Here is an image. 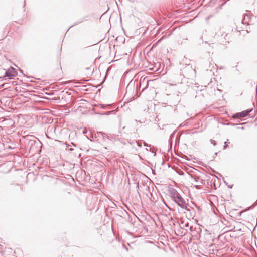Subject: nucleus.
<instances>
[{
  "label": "nucleus",
  "mask_w": 257,
  "mask_h": 257,
  "mask_svg": "<svg viewBox=\"0 0 257 257\" xmlns=\"http://www.w3.org/2000/svg\"><path fill=\"white\" fill-rule=\"evenodd\" d=\"M251 16L248 14H246L244 16V18L242 20V23L244 24L249 25L250 22Z\"/></svg>",
  "instance_id": "20e7f679"
},
{
  "label": "nucleus",
  "mask_w": 257,
  "mask_h": 257,
  "mask_svg": "<svg viewBox=\"0 0 257 257\" xmlns=\"http://www.w3.org/2000/svg\"><path fill=\"white\" fill-rule=\"evenodd\" d=\"M17 75V72L15 69L12 67L9 69L5 72V76L8 77L9 79H12Z\"/></svg>",
  "instance_id": "f03ea898"
},
{
  "label": "nucleus",
  "mask_w": 257,
  "mask_h": 257,
  "mask_svg": "<svg viewBox=\"0 0 257 257\" xmlns=\"http://www.w3.org/2000/svg\"><path fill=\"white\" fill-rule=\"evenodd\" d=\"M251 111V110H244L241 112L237 113L233 116V117L234 118H240L244 117L246 116Z\"/></svg>",
  "instance_id": "7ed1b4c3"
},
{
  "label": "nucleus",
  "mask_w": 257,
  "mask_h": 257,
  "mask_svg": "<svg viewBox=\"0 0 257 257\" xmlns=\"http://www.w3.org/2000/svg\"><path fill=\"white\" fill-rule=\"evenodd\" d=\"M215 38L218 40L220 43L222 44L228 43L230 40V36L221 31H220L215 35Z\"/></svg>",
  "instance_id": "f257e3e1"
},
{
  "label": "nucleus",
  "mask_w": 257,
  "mask_h": 257,
  "mask_svg": "<svg viewBox=\"0 0 257 257\" xmlns=\"http://www.w3.org/2000/svg\"><path fill=\"white\" fill-rule=\"evenodd\" d=\"M33 96H40L36 95V94H33Z\"/></svg>",
  "instance_id": "39448f33"
}]
</instances>
